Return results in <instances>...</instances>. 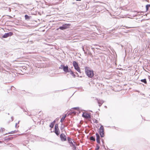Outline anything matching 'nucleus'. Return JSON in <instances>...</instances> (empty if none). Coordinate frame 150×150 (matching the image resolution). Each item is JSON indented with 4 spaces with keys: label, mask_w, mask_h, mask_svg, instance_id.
Returning a JSON list of instances; mask_svg holds the SVG:
<instances>
[{
    "label": "nucleus",
    "mask_w": 150,
    "mask_h": 150,
    "mask_svg": "<svg viewBox=\"0 0 150 150\" xmlns=\"http://www.w3.org/2000/svg\"><path fill=\"white\" fill-rule=\"evenodd\" d=\"M96 141L98 143H100V137L99 136V135L98 134L96 133Z\"/></svg>",
    "instance_id": "obj_9"
},
{
    "label": "nucleus",
    "mask_w": 150,
    "mask_h": 150,
    "mask_svg": "<svg viewBox=\"0 0 150 150\" xmlns=\"http://www.w3.org/2000/svg\"><path fill=\"white\" fill-rule=\"evenodd\" d=\"M17 125V123H16V125Z\"/></svg>",
    "instance_id": "obj_24"
},
{
    "label": "nucleus",
    "mask_w": 150,
    "mask_h": 150,
    "mask_svg": "<svg viewBox=\"0 0 150 150\" xmlns=\"http://www.w3.org/2000/svg\"><path fill=\"white\" fill-rule=\"evenodd\" d=\"M103 102V101L102 100H98V103L99 104V106H100Z\"/></svg>",
    "instance_id": "obj_10"
},
{
    "label": "nucleus",
    "mask_w": 150,
    "mask_h": 150,
    "mask_svg": "<svg viewBox=\"0 0 150 150\" xmlns=\"http://www.w3.org/2000/svg\"><path fill=\"white\" fill-rule=\"evenodd\" d=\"M71 144H72V146H74V144H73V143L72 142H71Z\"/></svg>",
    "instance_id": "obj_21"
},
{
    "label": "nucleus",
    "mask_w": 150,
    "mask_h": 150,
    "mask_svg": "<svg viewBox=\"0 0 150 150\" xmlns=\"http://www.w3.org/2000/svg\"><path fill=\"white\" fill-rule=\"evenodd\" d=\"M76 1H81V0H76Z\"/></svg>",
    "instance_id": "obj_23"
},
{
    "label": "nucleus",
    "mask_w": 150,
    "mask_h": 150,
    "mask_svg": "<svg viewBox=\"0 0 150 150\" xmlns=\"http://www.w3.org/2000/svg\"><path fill=\"white\" fill-rule=\"evenodd\" d=\"M66 117V115H65L64 116H63L62 117V118L61 119V120H60V121L61 122H63L64 120L65 119V118Z\"/></svg>",
    "instance_id": "obj_13"
},
{
    "label": "nucleus",
    "mask_w": 150,
    "mask_h": 150,
    "mask_svg": "<svg viewBox=\"0 0 150 150\" xmlns=\"http://www.w3.org/2000/svg\"><path fill=\"white\" fill-rule=\"evenodd\" d=\"M55 122V121H54L53 122H52L51 123L50 125V127L52 128L53 127Z\"/></svg>",
    "instance_id": "obj_11"
},
{
    "label": "nucleus",
    "mask_w": 150,
    "mask_h": 150,
    "mask_svg": "<svg viewBox=\"0 0 150 150\" xmlns=\"http://www.w3.org/2000/svg\"><path fill=\"white\" fill-rule=\"evenodd\" d=\"M61 67L63 69L64 71L66 73L69 72L68 67L67 66H65L64 65H62Z\"/></svg>",
    "instance_id": "obj_7"
},
{
    "label": "nucleus",
    "mask_w": 150,
    "mask_h": 150,
    "mask_svg": "<svg viewBox=\"0 0 150 150\" xmlns=\"http://www.w3.org/2000/svg\"><path fill=\"white\" fill-rule=\"evenodd\" d=\"M73 65L75 69L78 72L81 73V70L80 68L79 67L78 63L75 61H74L73 62Z\"/></svg>",
    "instance_id": "obj_3"
},
{
    "label": "nucleus",
    "mask_w": 150,
    "mask_h": 150,
    "mask_svg": "<svg viewBox=\"0 0 150 150\" xmlns=\"http://www.w3.org/2000/svg\"><path fill=\"white\" fill-rule=\"evenodd\" d=\"M55 133L56 134L58 135L60 133L59 129H55Z\"/></svg>",
    "instance_id": "obj_12"
},
{
    "label": "nucleus",
    "mask_w": 150,
    "mask_h": 150,
    "mask_svg": "<svg viewBox=\"0 0 150 150\" xmlns=\"http://www.w3.org/2000/svg\"><path fill=\"white\" fill-rule=\"evenodd\" d=\"M91 140H92V141H95V138L94 137H90V138Z\"/></svg>",
    "instance_id": "obj_15"
},
{
    "label": "nucleus",
    "mask_w": 150,
    "mask_h": 150,
    "mask_svg": "<svg viewBox=\"0 0 150 150\" xmlns=\"http://www.w3.org/2000/svg\"><path fill=\"white\" fill-rule=\"evenodd\" d=\"M147 6H148V5H147L146 6V9H148V7H147Z\"/></svg>",
    "instance_id": "obj_22"
},
{
    "label": "nucleus",
    "mask_w": 150,
    "mask_h": 150,
    "mask_svg": "<svg viewBox=\"0 0 150 150\" xmlns=\"http://www.w3.org/2000/svg\"><path fill=\"white\" fill-rule=\"evenodd\" d=\"M99 131L101 137H104V129L102 125H101L99 129Z\"/></svg>",
    "instance_id": "obj_2"
},
{
    "label": "nucleus",
    "mask_w": 150,
    "mask_h": 150,
    "mask_svg": "<svg viewBox=\"0 0 150 150\" xmlns=\"http://www.w3.org/2000/svg\"><path fill=\"white\" fill-rule=\"evenodd\" d=\"M142 82L144 83H146V81L145 79H142L141 80Z\"/></svg>",
    "instance_id": "obj_16"
},
{
    "label": "nucleus",
    "mask_w": 150,
    "mask_h": 150,
    "mask_svg": "<svg viewBox=\"0 0 150 150\" xmlns=\"http://www.w3.org/2000/svg\"><path fill=\"white\" fill-rule=\"evenodd\" d=\"M60 138L61 140L62 141H64L66 140V137L65 135L64 134H61L60 135Z\"/></svg>",
    "instance_id": "obj_8"
},
{
    "label": "nucleus",
    "mask_w": 150,
    "mask_h": 150,
    "mask_svg": "<svg viewBox=\"0 0 150 150\" xmlns=\"http://www.w3.org/2000/svg\"><path fill=\"white\" fill-rule=\"evenodd\" d=\"M55 129H59L58 125H57V124L55 125Z\"/></svg>",
    "instance_id": "obj_17"
},
{
    "label": "nucleus",
    "mask_w": 150,
    "mask_h": 150,
    "mask_svg": "<svg viewBox=\"0 0 150 150\" xmlns=\"http://www.w3.org/2000/svg\"><path fill=\"white\" fill-rule=\"evenodd\" d=\"M99 148V147L98 146H97V147L96 149V150H98Z\"/></svg>",
    "instance_id": "obj_18"
},
{
    "label": "nucleus",
    "mask_w": 150,
    "mask_h": 150,
    "mask_svg": "<svg viewBox=\"0 0 150 150\" xmlns=\"http://www.w3.org/2000/svg\"><path fill=\"white\" fill-rule=\"evenodd\" d=\"M70 26L69 24H65L63 25L62 26L60 27L59 28L62 30H63L69 28Z\"/></svg>",
    "instance_id": "obj_4"
},
{
    "label": "nucleus",
    "mask_w": 150,
    "mask_h": 150,
    "mask_svg": "<svg viewBox=\"0 0 150 150\" xmlns=\"http://www.w3.org/2000/svg\"><path fill=\"white\" fill-rule=\"evenodd\" d=\"M25 18L26 19H27L28 18V16L27 15H25Z\"/></svg>",
    "instance_id": "obj_19"
},
{
    "label": "nucleus",
    "mask_w": 150,
    "mask_h": 150,
    "mask_svg": "<svg viewBox=\"0 0 150 150\" xmlns=\"http://www.w3.org/2000/svg\"><path fill=\"white\" fill-rule=\"evenodd\" d=\"M70 74L73 76L75 78L76 76V75L74 73V72L71 71Z\"/></svg>",
    "instance_id": "obj_14"
},
{
    "label": "nucleus",
    "mask_w": 150,
    "mask_h": 150,
    "mask_svg": "<svg viewBox=\"0 0 150 150\" xmlns=\"http://www.w3.org/2000/svg\"><path fill=\"white\" fill-rule=\"evenodd\" d=\"M94 122L96 123H98V121L97 120H95Z\"/></svg>",
    "instance_id": "obj_20"
},
{
    "label": "nucleus",
    "mask_w": 150,
    "mask_h": 150,
    "mask_svg": "<svg viewBox=\"0 0 150 150\" xmlns=\"http://www.w3.org/2000/svg\"><path fill=\"white\" fill-rule=\"evenodd\" d=\"M82 116L85 118L88 119L91 118V115L88 113L84 112L82 115Z\"/></svg>",
    "instance_id": "obj_6"
},
{
    "label": "nucleus",
    "mask_w": 150,
    "mask_h": 150,
    "mask_svg": "<svg viewBox=\"0 0 150 150\" xmlns=\"http://www.w3.org/2000/svg\"><path fill=\"white\" fill-rule=\"evenodd\" d=\"M85 70L86 74L88 77L91 78L93 76L94 74L93 71L89 69L88 68H86Z\"/></svg>",
    "instance_id": "obj_1"
},
{
    "label": "nucleus",
    "mask_w": 150,
    "mask_h": 150,
    "mask_svg": "<svg viewBox=\"0 0 150 150\" xmlns=\"http://www.w3.org/2000/svg\"><path fill=\"white\" fill-rule=\"evenodd\" d=\"M13 33L11 32H9L7 33H5L3 36L2 37L4 38H7L9 36L12 35Z\"/></svg>",
    "instance_id": "obj_5"
}]
</instances>
